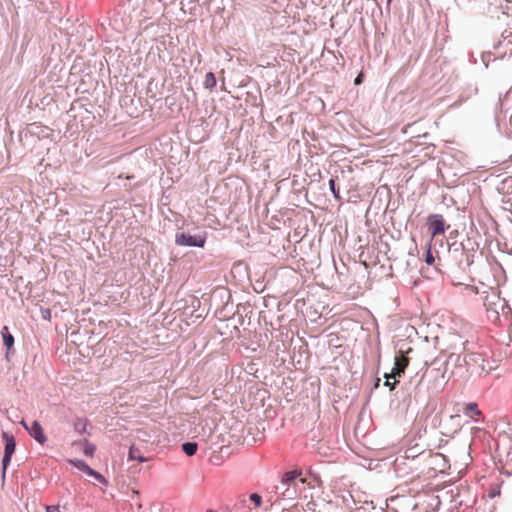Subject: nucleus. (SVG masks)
I'll use <instances>...</instances> for the list:
<instances>
[{
  "instance_id": "nucleus-8",
  "label": "nucleus",
  "mask_w": 512,
  "mask_h": 512,
  "mask_svg": "<svg viewBox=\"0 0 512 512\" xmlns=\"http://www.w3.org/2000/svg\"><path fill=\"white\" fill-rule=\"evenodd\" d=\"M469 362L475 364L481 371L486 373H489L493 369L489 361L480 353H471L469 355Z\"/></svg>"
},
{
  "instance_id": "nucleus-25",
  "label": "nucleus",
  "mask_w": 512,
  "mask_h": 512,
  "mask_svg": "<svg viewBox=\"0 0 512 512\" xmlns=\"http://www.w3.org/2000/svg\"><path fill=\"white\" fill-rule=\"evenodd\" d=\"M361 83V75H358L357 78L355 79V84H360Z\"/></svg>"
},
{
  "instance_id": "nucleus-26",
  "label": "nucleus",
  "mask_w": 512,
  "mask_h": 512,
  "mask_svg": "<svg viewBox=\"0 0 512 512\" xmlns=\"http://www.w3.org/2000/svg\"><path fill=\"white\" fill-rule=\"evenodd\" d=\"M208 512H213L212 510H209Z\"/></svg>"
},
{
  "instance_id": "nucleus-17",
  "label": "nucleus",
  "mask_w": 512,
  "mask_h": 512,
  "mask_svg": "<svg viewBox=\"0 0 512 512\" xmlns=\"http://www.w3.org/2000/svg\"><path fill=\"white\" fill-rule=\"evenodd\" d=\"M86 426H87L86 419L78 418L74 422V429L80 434H82L86 431Z\"/></svg>"
},
{
  "instance_id": "nucleus-3",
  "label": "nucleus",
  "mask_w": 512,
  "mask_h": 512,
  "mask_svg": "<svg viewBox=\"0 0 512 512\" xmlns=\"http://www.w3.org/2000/svg\"><path fill=\"white\" fill-rule=\"evenodd\" d=\"M206 242V234L190 235L184 232L177 233L175 243L179 246L204 247Z\"/></svg>"
},
{
  "instance_id": "nucleus-23",
  "label": "nucleus",
  "mask_w": 512,
  "mask_h": 512,
  "mask_svg": "<svg viewBox=\"0 0 512 512\" xmlns=\"http://www.w3.org/2000/svg\"><path fill=\"white\" fill-rule=\"evenodd\" d=\"M503 1L506 3V5L504 6V5H502V3H500V7L503 9V12L505 14H508L509 13V6H508V4L511 2V0H503Z\"/></svg>"
},
{
  "instance_id": "nucleus-5",
  "label": "nucleus",
  "mask_w": 512,
  "mask_h": 512,
  "mask_svg": "<svg viewBox=\"0 0 512 512\" xmlns=\"http://www.w3.org/2000/svg\"><path fill=\"white\" fill-rule=\"evenodd\" d=\"M409 362V358L406 357L402 351H400V354L395 356L394 367L392 368L390 376L400 377L402 374H404L406 368L409 365Z\"/></svg>"
},
{
  "instance_id": "nucleus-9",
  "label": "nucleus",
  "mask_w": 512,
  "mask_h": 512,
  "mask_svg": "<svg viewBox=\"0 0 512 512\" xmlns=\"http://www.w3.org/2000/svg\"><path fill=\"white\" fill-rule=\"evenodd\" d=\"M463 413L474 419V420H478L479 416L481 415V412L480 410L478 409V406L476 403H468L465 405L464 409H463Z\"/></svg>"
},
{
  "instance_id": "nucleus-11",
  "label": "nucleus",
  "mask_w": 512,
  "mask_h": 512,
  "mask_svg": "<svg viewBox=\"0 0 512 512\" xmlns=\"http://www.w3.org/2000/svg\"><path fill=\"white\" fill-rule=\"evenodd\" d=\"M77 444H79L83 448V452L86 456H93L96 449L93 444L89 443L86 439L78 442Z\"/></svg>"
},
{
  "instance_id": "nucleus-2",
  "label": "nucleus",
  "mask_w": 512,
  "mask_h": 512,
  "mask_svg": "<svg viewBox=\"0 0 512 512\" xmlns=\"http://www.w3.org/2000/svg\"><path fill=\"white\" fill-rule=\"evenodd\" d=\"M301 475L300 472L297 471H289L286 472L280 484L276 487V491L278 497L282 500H294L298 497V477ZM300 483H304L305 480L303 478L299 479Z\"/></svg>"
},
{
  "instance_id": "nucleus-10",
  "label": "nucleus",
  "mask_w": 512,
  "mask_h": 512,
  "mask_svg": "<svg viewBox=\"0 0 512 512\" xmlns=\"http://www.w3.org/2000/svg\"><path fill=\"white\" fill-rule=\"evenodd\" d=\"M128 458L129 460H138L141 463L148 460L140 453L139 448L135 447L134 445L130 447Z\"/></svg>"
},
{
  "instance_id": "nucleus-18",
  "label": "nucleus",
  "mask_w": 512,
  "mask_h": 512,
  "mask_svg": "<svg viewBox=\"0 0 512 512\" xmlns=\"http://www.w3.org/2000/svg\"><path fill=\"white\" fill-rule=\"evenodd\" d=\"M249 499L253 503L254 508H259L262 504V497L258 493H252Z\"/></svg>"
},
{
  "instance_id": "nucleus-6",
  "label": "nucleus",
  "mask_w": 512,
  "mask_h": 512,
  "mask_svg": "<svg viewBox=\"0 0 512 512\" xmlns=\"http://www.w3.org/2000/svg\"><path fill=\"white\" fill-rule=\"evenodd\" d=\"M21 424L29 432L30 436H32L38 443L44 444L46 442L47 437L44 434L43 428L39 422L33 421L30 427L27 426L25 421H22Z\"/></svg>"
},
{
  "instance_id": "nucleus-15",
  "label": "nucleus",
  "mask_w": 512,
  "mask_h": 512,
  "mask_svg": "<svg viewBox=\"0 0 512 512\" xmlns=\"http://www.w3.org/2000/svg\"><path fill=\"white\" fill-rule=\"evenodd\" d=\"M461 293L464 296L469 297L472 295H477L479 293V291H478V288L475 286L464 285V286H461Z\"/></svg>"
},
{
  "instance_id": "nucleus-12",
  "label": "nucleus",
  "mask_w": 512,
  "mask_h": 512,
  "mask_svg": "<svg viewBox=\"0 0 512 512\" xmlns=\"http://www.w3.org/2000/svg\"><path fill=\"white\" fill-rule=\"evenodd\" d=\"M3 341L7 349H11L14 344V337L8 333V327L4 326L2 330Z\"/></svg>"
},
{
  "instance_id": "nucleus-22",
  "label": "nucleus",
  "mask_w": 512,
  "mask_h": 512,
  "mask_svg": "<svg viewBox=\"0 0 512 512\" xmlns=\"http://www.w3.org/2000/svg\"><path fill=\"white\" fill-rule=\"evenodd\" d=\"M435 259L432 255V252H431V248L430 246L428 247V250H427V253H426V258H425V262L428 264V265H432L434 263Z\"/></svg>"
},
{
  "instance_id": "nucleus-20",
  "label": "nucleus",
  "mask_w": 512,
  "mask_h": 512,
  "mask_svg": "<svg viewBox=\"0 0 512 512\" xmlns=\"http://www.w3.org/2000/svg\"><path fill=\"white\" fill-rule=\"evenodd\" d=\"M384 378L386 379L384 385L389 387L390 390H394L395 389V386L396 384L398 383L397 380H394L393 382H390V379L393 378L392 376H390V373H385L384 374Z\"/></svg>"
},
{
  "instance_id": "nucleus-7",
  "label": "nucleus",
  "mask_w": 512,
  "mask_h": 512,
  "mask_svg": "<svg viewBox=\"0 0 512 512\" xmlns=\"http://www.w3.org/2000/svg\"><path fill=\"white\" fill-rule=\"evenodd\" d=\"M4 438L6 439V443H5V451H4V457L2 459V464H3V471L5 472L7 466L10 463L13 453L15 452L16 443L12 436H8L7 434H4Z\"/></svg>"
},
{
  "instance_id": "nucleus-4",
  "label": "nucleus",
  "mask_w": 512,
  "mask_h": 512,
  "mask_svg": "<svg viewBox=\"0 0 512 512\" xmlns=\"http://www.w3.org/2000/svg\"><path fill=\"white\" fill-rule=\"evenodd\" d=\"M429 231L432 238L437 235L444 234L450 226L446 225L445 219L440 214H432L427 219Z\"/></svg>"
},
{
  "instance_id": "nucleus-27",
  "label": "nucleus",
  "mask_w": 512,
  "mask_h": 512,
  "mask_svg": "<svg viewBox=\"0 0 512 512\" xmlns=\"http://www.w3.org/2000/svg\"><path fill=\"white\" fill-rule=\"evenodd\" d=\"M283 512H289V511L287 510V511H283Z\"/></svg>"
},
{
  "instance_id": "nucleus-16",
  "label": "nucleus",
  "mask_w": 512,
  "mask_h": 512,
  "mask_svg": "<svg viewBox=\"0 0 512 512\" xmlns=\"http://www.w3.org/2000/svg\"><path fill=\"white\" fill-rule=\"evenodd\" d=\"M69 463H71L73 466H75L76 468H78L79 470H81L87 474H88V471L92 469L82 460H78V459L69 460Z\"/></svg>"
},
{
  "instance_id": "nucleus-21",
  "label": "nucleus",
  "mask_w": 512,
  "mask_h": 512,
  "mask_svg": "<svg viewBox=\"0 0 512 512\" xmlns=\"http://www.w3.org/2000/svg\"><path fill=\"white\" fill-rule=\"evenodd\" d=\"M88 475L94 477L96 480H98L101 483H104V484L107 483L105 477L103 475H101L99 472H97V471H95L93 469L88 471Z\"/></svg>"
},
{
  "instance_id": "nucleus-13",
  "label": "nucleus",
  "mask_w": 512,
  "mask_h": 512,
  "mask_svg": "<svg viewBox=\"0 0 512 512\" xmlns=\"http://www.w3.org/2000/svg\"><path fill=\"white\" fill-rule=\"evenodd\" d=\"M216 77L214 75V73L212 72H208L206 75H205V79H204V86L205 88L207 89H213L215 86H216Z\"/></svg>"
},
{
  "instance_id": "nucleus-24",
  "label": "nucleus",
  "mask_w": 512,
  "mask_h": 512,
  "mask_svg": "<svg viewBox=\"0 0 512 512\" xmlns=\"http://www.w3.org/2000/svg\"><path fill=\"white\" fill-rule=\"evenodd\" d=\"M46 511L47 512H55V511H59V508L57 506H47Z\"/></svg>"
},
{
  "instance_id": "nucleus-14",
  "label": "nucleus",
  "mask_w": 512,
  "mask_h": 512,
  "mask_svg": "<svg viewBox=\"0 0 512 512\" xmlns=\"http://www.w3.org/2000/svg\"><path fill=\"white\" fill-rule=\"evenodd\" d=\"M198 445L194 442H186L182 445V450L188 455L193 456L197 452Z\"/></svg>"
},
{
  "instance_id": "nucleus-19",
  "label": "nucleus",
  "mask_w": 512,
  "mask_h": 512,
  "mask_svg": "<svg viewBox=\"0 0 512 512\" xmlns=\"http://www.w3.org/2000/svg\"><path fill=\"white\" fill-rule=\"evenodd\" d=\"M329 187H330V190L333 193L334 197L336 199H340L341 197H340L339 189L336 188L335 180L333 178H331L329 180Z\"/></svg>"
},
{
  "instance_id": "nucleus-1",
  "label": "nucleus",
  "mask_w": 512,
  "mask_h": 512,
  "mask_svg": "<svg viewBox=\"0 0 512 512\" xmlns=\"http://www.w3.org/2000/svg\"><path fill=\"white\" fill-rule=\"evenodd\" d=\"M483 304L488 313V317L493 321H500V317L507 319L511 314V308L508 306L507 301L500 296L498 289L490 288L488 291L483 292Z\"/></svg>"
}]
</instances>
